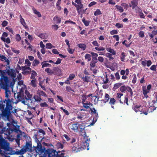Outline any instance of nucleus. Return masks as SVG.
Segmentation results:
<instances>
[{
  "mask_svg": "<svg viewBox=\"0 0 157 157\" xmlns=\"http://www.w3.org/2000/svg\"><path fill=\"white\" fill-rule=\"evenodd\" d=\"M20 22L21 24L23 25V26L25 27V29H27L28 28L27 26L26 23L25 21V20L21 16V18L20 19Z\"/></svg>",
  "mask_w": 157,
  "mask_h": 157,
  "instance_id": "nucleus-27",
  "label": "nucleus"
},
{
  "mask_svg": "<svg viewBox=\"0 0 157 157\" xmlns=\"http://www.w3.org/2000/svg\"><path fill=\"white\" fill-rule=\"evenodd\" d=\"M121 60L122 61H124V58L126 56L124 52H122L121 54Z\"/></svg>",
  "mask_w": 157,
  "mask_h": 157,
  "instance_id": "nucleus-61",
  "label": "nucleus"
},
{
  "mask_svg": "<svg viewBox=\"0 0 157 157\" xmlns=\"http://www.w3.org/2000/svg\"><path fill=\"white\" fill-rule=\"evenodd\" d=\"M102 13L100 10L99 9H97L94 12V15L95 16H97L98 15H101Z\"/></svg>",
  "mask_w": 157,
  "mask_h": 157,
  "instance_id": "nucleus-52",
  "label": "nucleus"
},
{
  "mask_svg": "<svg viewBox=\"0 0 157 157\" xmlns=\"http://www.w3.org/2000/svg\"><path fill=\"white\" fill-rule=\"evenodd\" d=\"M123 83H115L114 84L113 87V90L114 91L118 89L119 87L123 85Z\"/></svg>",
  "mask_w": 157,
  "mask_h": 157,
  "instance_id": "nucleus-20",
  "label": "nucleus"
},
{
  "mask_svg": "<svg viewBox=\"0 0 157 157\" xmlns=\"http://www.w3.org/2000/svg\"><path fill=\"white\" fill-rule=\"evenodd\" d=\"M53 70L56 75H58L61 73L60 69L58 67H55Z\"/></svg>",
  "mask_w": 157,
  "mask_h": 157,
  "instance_id": "nucleus-30",
  "label": "nucleus"
},
{
  "mask_svg": "<svg viewBox=\"0 0 157 157\" xmlns=\"http://www.w3.org/2000/svg\"><path fill=\"white\" fill-rule=\"evenodd\" d=\"M84 8L83 5L81 3L80 0H79V14L81 13H86V11L87 10V8H86L84 10H82V9Z\"/></svg>",
  "mask_w": 157,
  "mask_h": 157,
  "instance_id": "nucleus-8",
  "label": "nucleus"
},
{
  "mask_svg": "<svg viewBox=\"0 0 157 157\" xmlns=\"http://www.w3.org/2000/svg\"><path fill=\"white\" fill-rule=\"evenodd\" d=\"M109 99H110L109 95L105 93V100H101V101H103V103L105 104L109 101Z\"/></svg>",
  "mask_w": 157,
  "mask_h": 157,
  "instance_id": "nucleus-23",
  "label": "nucleus"
},
{
  "mask_svg": "<svg viewBox=\"0 0 157 157\" xmlns=\"http://www.w3.org/2000/svg\"><path fill=\"white\" fill-rule=\"evenodd\" d=\"M126 90L128 92H129L130 96L132 97L133 95V92L131 88L129 86H128Z\"/></svg>",
  "mask_w": 157,
  "mask_h": 157,
  "instance_id": "nucleus-53",
  "label": "nucleus"
},
{
  "mask_svg": "<svg viewBox=\"0 0 157 157\" xmlns=\"http://www.w3.org/2000/svg\"><path fill=\"white\" fill-rule=\"evenodd\" d=\"M56 148L59 149V148L62 149L63 147V145L60 142H58L56 144Z\"/></svg>",
  "mask_w": 157,
  "mask_h": 157,
  "instance_id": "nucleus-41",
  "label": "nucleus"
},
{
  "mask_svg": "<svg viewBox=\"0 0 157 157\" xmlns=\"http://www.w3.org/2000/svg\"><path fill=\"white\" fill-rule=\"evenodd\" d=\"M142 90L143 94L144 95V97L146 98H148V97L147 94L150 92V90H148L146 89V86H142Z\"/></svg>",
  "mask_w": 157,
  "mask_h": 157,
  "instance_id": "nucleus-12",
  "label": "nucleus"
},
{
  "mask_svg": "<svg viewBox=\"0 0 157 157\" xmlns=\"http://www.w3.org/2000/svg\"><path fill=\"white\" fill-rule=\"evenodd\" d=\"M79 92L80 93L79 94L80 95V98L82 100V103L85 102L86 100L87 99L86 95L82 94L83 92L82 90L79 91Z\"/></svg>",
  "mask_w": 157,
  "mask_h": 157,
  "instance_id": "nucleus-13",
  "label": "nucleus"
},
{
  "mask_svg": "<svg viewBox=\"0 0 157 157\" xmlns=\"http://www.w3.org/2000/svg\"><path fill=\"white\" fill-rule=\"evenodd\" d=\"M11 112V111H10L8 110L5 109V110L2 111V115L5 117L8 118Z\"/></svg>",
  "mask_w": 157,
  "mask_h": 157,
  "instance_id": "nucleus-16",
  "label": "nucleus"
},
{
  "mask_svg": "<svg viewBox=\"0 0 157 157\" xmlns=\"http://www.w3.org/2000/svg\"><path fill=\"white\" fill-rule=\"evenodd\" d=\"M37 81L36 80V79H32L31 80L30 85L33 87H36L37 86Z\"/></svg>",
  "mask_w": 157,
  "mask_h": 157,
  "instance_id": "nucleus-25",
  "label": "nucleus"
},
{
  "mask_svg": "<svg viewBox=\"0 0 157 157\" xmlns=\"http://www.w3.org/2000/svg\"><path fill=\"white\" fill-rule=\"evenodd\" d=\"M53 20L56 24H59L61 22V18L57 16H55Z\"/></svg>",
  "mask_w": 157,
  "mask_h": 157,
  "instance_id": "nucleus-32",
  "label": "nucleus"
},
{
  "mask_svg": "<svg viewBox=\"0 0 157 157\" xmlns=\"http://www.w3.org/2000/svg\"><path fill=\"white\" fill-rule=\"evenodd\" d=\"M3 72L1 75V82L3 87H9L10 84V81L8 77L5 76L3 75Z\"/></svg>",
  "mask_w": 157,
  "mask_h": 157,
  "instance_id": "nucleus-5",
  "label": "nucleus"
},
{
  "mask_svg": "<svg viewBox=\"0 0 157 157\" xmlns=\"http://www.w3.org/2000/svg\"><path fill=\"white\" fill-rule=\"evenodd\" d=\"M0 56L2 59L4 60L7 63V64L8 65L9 64V61L7 58H6V57L2 55L1 56Z\"/></svg>",
  "mask_w": 157,
  "mask_h": 157,
  "instance_id": "nucleus-49",
  "label": "nucleus"
},
{
  "mask_svg": "<svg viewBox=\"0 0 157 157\" xmlns=\"http://www.w3.org/2000/svg\"><path fill=\"white\" fill-rule=\"evenodd\" d=\"M1 40L4 42H6L7 44H9L10 43V40L9 37L6 39L3 37H1Z\"/></svg>",
  "mask_w": 157,
  "mask_h": 157,
  "instance_id": "nucleus-35",
  "label": "nucleus"
},
{
  "mask_svg": "<svg viewBox=\"0 0 157 157\" xmlns=\"http://www.w3.org/2000/svg\"><path fill=\"white\" fill-rule=\"evenodd\" d=\"M156 109V107L154 105L150 106L147 109V111L150 113L152 112L154 110H155Z\"/></svg>",
  "mask_w": 157,
  "mask_h": 157,
  "instance_id": "nucleus-36",
  "label": "nucleus"
},
{
  "mask_svg": "<svg viewBox=\"0 0 157 157\" xmlns=\"http://www.w3.org/2000/svg\"><path fill=\"white\" fill-rule=\"evenodd\" d=\"M45 71L48 73L49 75H52L54 73V72L52 71V69L49 68H47L45 70Z\"/></svg>",
  "mask_w": 157,
  "mask_h": 157,
  "instance_id": "nucleus-48",
  "label": "nucleus"
},
{
  "mask_svg": "<svg viewBox=\"0 0 157 157\" xmlns=\"http://www.w3.org/2000/svg\"><path fill=\"white\" fill-rule=\"evenodd\" d=\"M116 100L114 98H110L109 104L111 105V107L113 109H114L113 105L115 104L116 102Z\"/></svg>",
  "mask_w": 157,
  "mask_h": 157,
  "instance_id": "nucleus-18",
  "label": "nucleus"
},
{
  "mask_svg": "<svg viewBox=\"0 0 157 157\" xmlns=\"http://www.w3.org/2000/svg\"><path fill=\"white\" fill-rule=\"evenodd\" d=\"M6 73L9 75L12 78H14L16 76L15 72L13 69L7 70Z\"/></svg>",
  "mask_w": 157,
  "mask_h": 157,
  "instance_id": "nucleus-9",
  "label": "nucleus"
},
{
  "mask_svg": "<svg viewBox=\"0 0 157 157\" xmlns=\"http://www.w3.org/2000/svg\"><path fill=\"white\" fill-rule=\"evenodd\" d=\"M106 49L108 52L111 53L113 55H115L116 54V52L113 49H112L110 47L107 48Z\"/></svg>",
  "mask_w": 157,
  "mask_h": 157,
  "instance_id": "nucleus-39",
  "label": "nucleus"
},
{
  "mask_svg": "<svg viewBox=\"0 0 157 157\" xmlns=\"http://www.w3.org/2000/svg\"><path fill=\"white\" fill-rule=\"evenodd\" d=\"M117 9L121 13L124 11V9L122 7L118 5L115 6Z\"/></svg>",
  "mask_w": 157,
  "mask_h": 157,
  "instance_id": "nucleus-44",
  "label": "nucleus"
},
{
  "mask_svg": "<svg viewBox=\"0 0 157 157\" xmlns=\"http://www.w3.org/2000/svg\"><path fill=\"white\" fill-rule=\"evenodd\" d=\"M19 126H17V127H15L13 129H12L11 130L12 132L14 131L17 133H22V132L19 129Z\"/></svg>",
  "mask_w": 157,
  "mask_h": 157,
  "instance_id": "nucleus-26",
  "label": "nucleus"
},
{
  "mask_svg": "<svg viewBox=\"0 0 157 157\" xmlns=\"http://www.w3.org/2000/svg\"><path fill=\"white\" fill-rule=\"evenodd\" d=\"M98 62V59H92V60L90 63V69L91 70L92 68H94L96 66V64Z\"/></svg>",
  "mask_w": 157,
  "mask_h": 157,
  "instance_id": "nucleus-10",
  "label": "nucleus"
},
{
  "mask_svg": "<svg viewBox=\"0 0 157 157\" xmlns=\"http://www.w3.org/2000/svg\"><path fill=\"white\" fill-rule=\"evenodd\" d=\"M9 87H3V88L5 90V96L6 98H8L9 97V94L10 92L9 90Z\"/></svg>",
  "mask_w": 157,
  "mask_h": 157,
  "instance_id": "nucleus-28",
  "label": "nucleus"
},
{
  "mask_svg": "<svg viewBox=\"0 0 157 157\" xmlns=\"http://www.w3.org/2000/svg\"><path fill=\"white\" fill-rule=\"evenodd\" d=\"M152 105H153L157 106V98H156L155 99L153 100L152 101Z\"/></svg>",
  "mask_w": 157,
  "mask_h": 157,
  "instance_id": "nucleus-64",
  "label": "nucleus"
},
{
  "mask_svg": "<svg viewBox=\"0 0 157 157\" xmlns=\"http://www.w3.org/2000/svg\"><path fill=\"white\" fill-rule=\"evenodd\" d=\"M78 127V125L77 123L74 124L72 125L71 129L74 131H77Z\"/></svg>",
  "mask_w": 157,
  "mask_h": 157,
  "instance_id": "nucleus-31",
  "label": "nucleus"
},
{
  "mask_svg": "<svg viewBox=\"0 0 157 157\" xmlns=\"http://www.w3.org/2000/svg\"><path fill=\"white\" fill-rule=\"evenodd\" d=\"M79 48H82L83 50H85L86 48V46L85 44H80Z\"/></svg>",
  "mask_w": 157,
  "mask_h": 157,
  "instance_id": "nucleus-55",
  "label": "nucleus"
},
{
  "mask_svg": "<svg viewBox=\"0 0 157 157\" xmlns=\"http://www.w3.org/2000/svg\"><path fill=\"white\" fill-rule=\"evenodd\" d=\"M75 77V75L74 74H70L69 77L67 78V81L73 79Z\"/></svg>",
  "mask_w": 157,
  "mask_h": 157,
  "instance_id": "nucleus-56",
  "label": "nucleus"
},
{
  "mask_svg": "<svg viewBox=\"0 0 157 157\" xmlns=\"http://www.w3.org/2000/svg\"><path fill=\"white\" fill-rule=\"evenodd\" d=\"M26 151L24 148L23 147L21 150L17 151L16 153L17 155H22L25 154Z\"/></svg>",
  "mask_w": 157,
  "mask_h": 157,
  "instance_id": "nucleus-19",
  "label": "nucleus"
},
{
  "mask_svg": "<svg viewBox=\"0 0 157 157\" xmlns=\"http://www.w3.org/2000/svg\"><path fill=\"white\" fill-rule=\"evenodd\" d=\"M26 151H29L31 150L32 146L28 142H26L25 145L23 147Z\"/></svg>",
  "mask_w": 157,
  "mask_h": 157,
  "instance_id": "nucleus-14",
  "label": "nucleus"
},
{
  "mask_svg": "<svg viewBox=\"0 0 157 157\" xmlns=\"http://www.w3.org/2000/svg\"><path fill=\"white\" fill-rule=\"evenodd\" d=\"M21 37L19 34H17L16 35L15 39L17 41H19L21 40Z\"/></svg>",
  "mask_w": 157,
  "mask_h": 157,
  "instance_id": "nucleus-57",
  "label": "nucleus"
},
{
  "mask_svg": "<svg viewBox=\"0 0 157 157\" xmlns=\"http://www.w3.org/2000/svg\"><path fill=\"white\" fill-rule=\"evenodd\" d=\"M55 46H52L50 43H47L46 44V48L48 49H51L52 48H54Z\"/></svg>",
  "mask_w": 157,
  "mask_h": 157,
  "instance_id": "nucleus-51",
  "label": "nucleus"
},
{
  "mask_svg": "<svg viewBox=\"0 0 157 157\" xmlns=\"http://www.w3.org/2000/svg\"><path fill=\"white\" fill-rule=\"evenodd\" d=\"M90 110L91 112H93L94 113H95L96 117V118H98V113L96 112V111L95 109L94 108H92L91 109H90Z\"/></svg>",
  "mask_w": 157,
  "mask_h": 157,
  "instance_id": "nucleus-50",
  "label": "nucleus"
},
{
  "mask_svg": "<svg viewBox=\"0 0 157 157\" xmlns=\"http://www.w3.org/2000/svg\"><path fill=\"white\" fill-rule=\"evenodd\" d=\"M38 36L40 38L43 39H46L48 37V36L45 33L40 34Z\"/></svg>",
  "mask_w": 157,
  "mask_h": 157,
  "instance_id": "nucleus-33",
  "label": "nucleus"
},
{
  "mask_svg": "<svg viewBox=\"0 0 157 157\" xmlns=\"http://www.w3.org/2000/svg\"><path fill=\"white\" fill-rule=\"evenodd\" d=\"M75 2H76L77 4H76L73 1L72 2V4L76 7L77 11L78 13V0H75Z\"/></svg>",
  "mask_w": 157,
  "mask_h": 157,
  "instance_id": "nucleus-40",
  "label": "nucleus"
},
{
  "mask_svg": "<svg viewBox=\"0 0 157 157\" xmlns=\"http://www.w3.org/2000/svg\"><path fill=\"white\" fill-rule=\"evenodd\" d=\"M82 21L85 25L86 26H88L90 23V21L88 20H86L85 17H83L82 19Z\"/></svg>",
  "mask_w": 157,
  "mask_h": 157,
  "instance_id": "nucleus-38",
  "label": "nucleus"
},
{
  "mask_svg": "<svg viewBox=\"0 0 157 157\" xmlns=\"http://www.w3.org/2000/svg\"><path fill=\"white\" fill-rule=\"evenodd\" d=\"M115 26L117 28H122L123 27V25L122 24H120L119 23H117L115 25Z\"/></svg>",
  "mask_w": 157,
  "mask_h": 157,
  "instance_id": "nucleus-59",
  "label": "nucleus"
},
{
  "mask_svg": "<svg viewBox=\"0 0 157 157\" xmlns=\"http://www.w3.org/2000/svg\"><path fill=\"white\" fill-rule=\"evenodd\" d=\"M34 98L36 101H39L40 102L42 100L40 96L39 95V96L36 95L34 96Z\"/></svg>",
  "mask_w": 157,
  "mask_h": 157,
  "instance_id": "nucleus-42",
  "label": "nucleus"
},
{
  "mask_svg": "<svg viewBox=\"0 0 157 157\" xmlns=\"http://www.w3.org/2000/svg\"><path fill=\"white\" fill-rule=\"evenodd\" d=\"M141 105H136L135 106V107L133 109L136 112L139 111L141 112L142 110V108H141Z\"/></svg>",
  "mask_w": 157,
  "mask_h": 157,
  "instance_id": "nucleus-29",
  "label": "nucleus"
},
{
  "mask_svg": "<svg viewBox=\"0 0 157 157\" xmlns=\"http://www.w3.org/2000/svg\"><path fill=\"white\" fill-rule=\"evenodd\" d=\"M127 87L128 86H125L124 85H122L120 87V90L122 92H124L126 91Z\"/></svg>",
  "mask_w": 157,
  "mask_h": 157,
  "instance_id": "nucleus-37",
  "label": "nucleus"
},
{
  "mask_svg": "<svg viewBox=\"0 0 157 157\" xmlns=\"http://www.w3.org/2000/svg\"><path fill=\"white\" fill-rule=\"evenodd\" d=\"M39 63V61L36 59H35L34 60L32 64L33 66L35 67L37 66Z\"/></svg>",
  "mask_w": 157,
  "mask_h": 157,
  "instance_id": "nucleus-47",
  "label": "nucleus"
},
{
  "mask_svg": "<svg viewBox=\"0 0 157 157\" xmlns=\"http://www.w3.org/2000/svg\"><path fill=\"white\" fill-rule=\"evenodd\" d=\"M36 153L41 155L43 153L44 154L41 157H67V155L60 151L56 150L52 148H48L46 149L45 147H43L41 144L39 142L35 149Z\"/></svg>",
  "mask_w": 157,
  "mask_h": 157,
  "instance_id": "nucleus-1",
  "label": "nucleus"
},
{
  "mask_svg": "<svg viewBox=\"0 0 157 157\" xmlns=\"http://www.w3.org/2000/svg\"><path fill=\"white\" fill-rule=\"evenodd\" d=\"M121 6L124 7V9H125L126 10L128 9L129 7L128 4L125 3H122L121 4Z\"/></svg>",
  "mask_w": 157,
  "mask_h": 157,
  "instance_id": "nucleus-54",
  "label": "nucleus"
},
{
  "mask_svg": "<svg viewBox=\"0 0 157 157\" xmlns=\"http://www.w3.org/2000/svg\"><path fill=\"white\" fill-rule=\"evenodd\" d=\"M10 102V99H8V100L6 102V107L5 109L10 111H11V110L12 109V108H13Z\"/></svg>",
  "mask_w": 157,
  "mask_h": 157,
  "instance_id": "nucleus-11",
  "label": "nucleus"
},
{
  "mask_svg": "<svg viewBox=\"0 0 157 157\" xmlns=\"http://www.w3.org/2000/svg\"><path fill=\"white\" fill-rule=\"evenodd\" d=\"M139 0H132L131 2V4H129V6L132 7V9H134L136 7H137V6L138 4Z\"/></svg>",
  "mask_w": 157,
  "mask_h": 157,
  "instance_id": "nucleus-7",
  "label": "nucleus"
},
{
  "mask_svg": "<svg viewBox=\"0 0 157 157\" xmlns=\"http://www.w3.org/2000/svg\"><path fill=\"white\" fill-rule=\"evenodd\" d=\"M80 139V147H79V151L86 149L87 150L89 149V144L90 142V138L88 136H79Z\"/></svg>",
  "mask_w": 157,
  "mask_h": 157,
  "instance_id": "nucleus-2",
  "label": "nucleus"
},
{
  "mask_svg": "<svg viewBox=\"0 0 157 157\" xmlns=\"http://www.w3.org/2000/svg\"><path fill=\"white\" fill-rule=\"evenodd\" d=\"M112 55L110 53H106V56L107 57L109 58V59H113L114 58L112 56Z\"/></svg>",
  "mask_w": 157,
  "mask_h": 157,
  "instance_id": "nucleus-60",
  "label": "nucleus"
},
{
  "mask_svg": "<svg viewBox=\"0 0 157 157\" xmlns=\"http://www.w3.org/2000/svg\"><path fill=\"white\" fill-rule=\"evenodd\" d=\"M82 78V79L83 81L84 82H88L89 81L90 77L88 76H86V75L85 77H84Z\"/></svg>",
  "mask_w": 157,
  "mask_h": 157,
  "instance_id": "nucleus-46",
  "label": "nucleus"
},
{
  "mask_svg": "<svg viewBox=\"0 0 157 157\" xmlns=\"http://www.w3.org/2000/svg\"><path fill=\"white\" fill-rule=\"evenodd\" d=\"M8 22L5 20L2 23V25L3 27H5L7 25Z\"/></svg>",
  "mask_w": 157,
  "mask_h": 157,
  "instance_id": "nucleus-63",
  "label": "nucleus"
},
{
  "mask_svg": "<svg viewBox=\"0 0 157 157\" xmlns=\"http://www.w3.org/2000/svg\"><path fill=\"white\" fill-rule=\"evenodd\" d=\"M32 10L33 11V13L37 15L38 17H41L40 13L38 11L34 8L33 7L32 8Z\"/></svg>",
  "mask_w": 157,
  "mask_h": 157,
  "instance_id": "nucleus-34",
  "label": "nucleus"
},
{
  "mask_svg": "<svg viewBox=\"0 0 157 157\" xmlns=\"http://www.w3.org/2000/svg\"><path fill=\"white\" fill-rule=\"evenodd\" d=\"M46 62H48L47 61H44L43 62H42L41 63V65H42V68H43L44 67H51V65L50 64L48 63H46Z\"/></svg>",
  "mask_w": 157,
  "mask_h": 157,
  "instance_id": "nucleus-22",
  "label": "nucleus"
},
{
  "mask_svg": "<svg viewBox=\"0 0 157 157\" xmlns=\"http://www.w3.org/2000/svg\"><path fill=\"white\" fill-rule=\"evenodd\" d=\"M138 35L140 37L143 38L144 37V31H140L139 33H138Z\"/></svg>",
  "mask_w": 157,
  "mask_h": 157,
  "instance_id": "nucleus-62",
  "label": "nucleus"
},
{
  "mask_svg": "<svg viewBox=\"0 0 157 157\" xmlns=\"http://www.w3.org/2000/svg\"><path fill=\"white\" fill-rule=\"evenodd\" d=\"M78 144H77L75 145V146H73L72 148V151L74 153L78 152Z\"/></svg>",
  "mask_w": 157,
  "mask_h": 157,
  "instance_id": "nucleus-24",
  "label": "nucleus"
},
{
  "mask_svg": "<svg viewBox=\"0 0 157 157\" xmlns=\"http://www.w3.org/2000/svg\"><path fill=\"white\" fill-rule=\"evenodd\" d=\"M91 54L92 56V59H97V57L98 56V55L97 53H94V52H91Z\"/></svg>",
  "mask_w": 157,
  "mask_h": 157,
  "instance_id": "nucleus-58",
  "label": "nucleus"
},
{
  "mask_svg": "<svg viewBox=\"0 0 157 157\" xmlns=\"http://www.w3.org/2000/svg\"><path fill=\"white\" fill-rule=\"evenodd\" d=\"M25 94L27 96H25L24 98L26 100H28L32 98V95L30 94V93L27 90H26L25 91Z\"/></svg>",
  "mask_w": 157,
  "mask_h": 157,
  "instance_id": "nucleus-17",
  "label": "nucleus"
},
{
  "mask_svg": "<svg viewBox=\"0 0 157 157\" xmlns=\"http://www.w3.org/2000/svg\"><path fill=\"white\" fill-rule=\"evenodd\" d=\"M80 119L82 121H79V123L80 122L81 124H79V128L80 130L79 131V136H86V132H85L84 128L86 126L85 123V120H86V118H83L82 117L79 116V119Z\"/></svg>",
  "mask_w": 157,
  "mask_h": 157,
  "instance_id": "nucleus-3",
  "label": "nucleus"
},
{
  "mask_svg": "<svg viewBox=\"0 0 157 157\" xmlns=\"http://www.w3.org/2000/svg\"><path fill=\"white\" fill-rule=\"evenodd\" d=\"M37 75V73L36 72L34 71L33 70L30 77V78L31 79H36L35 77Z\"/></svg>",
  "mask_w": 157,
  "mask_h": 157,
  "instance_id": "nucleus-43",
  "label": "nucleus"
},
{
  "mask_svg": "<svg viewBox=\"0 0 157 157\" xmlns=\"http://www.w3.org/2000/svg\"><path fill=\"white\" fill-rule=\"evenodd\" d=\"M9 143L7 141L2 137L0 138V149L5 151L9 150Z\"/></svg>",
  "mask_w": 157,
  "mask_h": 157,
  "instance_id": "nucleus-4",
  "label": "nucleus"
},
{
  "mask_svg": "<svg viewBox=\"0 0 157 157\" xmlns=\"http://www.w3.org/2000/svg\"><path fill=\"white\" fill-rule=\"evenodd\" d=\"M46 134L44 131L40 128H39L36 134H35L34 136L36 139L38 140L40 139V140L44 138V136Z\"/></svg>",
  "mask_w": 157,
  "mask_h": 157,
  "instance_id": "nucleus-6",
  "label": "nucleus"
},
{
  "mask_svg": "<svg viewBox=\"0 0 157 157\" xmlns=\"http://www.w3.org/2000/svg\"><path fill=\"white\" fill-rule=\"evenodd\" d=\"M84 107L86 109H87L90 107V106L91 105L92 106L93 104L90 103V102H88L87 101H86V102H84L82 103Z\"/></svg>",
  "mask_w": 157,
  "mask_h": 157,
  "instance_id": "nucleus-21",
  "label": "nucleus"
},
{
  "mask_svg": "<svg viewBox=\"0 0 157 157\" xmlns=\"http://www.w3.org/2000/svg\"><path fill=\"white\" fill-rule=\"evenodd\" d=\"M137 8L138 9V13L140 18L145 19V16L141 9L139 7H137Z\"/></svg>",
  "mask_w": 157,
  "mask_h": 157,
  "instance_id": "nucleus-15",
  "label": "nucleus"
},
{
  "mask_svg": "<svg viewBox=\"0 0 157 157\" xmlns=\"http://www.w3.org/2000/svg\"><path fill=\"white\" fill-rule=\"evenodd\" d=\"M91 56L89 54H86L85 56V59H87V61H90L91 60Z\"/></svg>",
  "mask_w": 157,
  "mask_h": 157,
  "instance_id": "nucleus-45",
  "label": "nucleus"
}]
</instances>
